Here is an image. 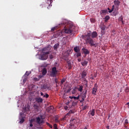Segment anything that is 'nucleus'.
<instances>
[{
    "label": "nucleus",
    "mask_w": 129,
    "mask_h": 129,
    "mask_svg": "<svg viewBox=\"0 0 129 129\" xmlns=\"http://www.w3.org/2000/svg\"><path fill=\"white\" fill-rule=\"evenodd\" d=\"M83 38L84 39L87 44L90 45L91 47H93V46L96 47V46H97V43H95V42L93 41V39L90 38V34L88 33V35H84Z\"/></svg>",
    "instance_id": "obj_1"
},
{
    "label": "nucleus",
    "mask_w": 129,
    "mask_h": 129,
    "mask_svg": "<svg viewBox=\"0 0 129 129\" xmlns=\"http://www.w3.org/2000/svg\"><path fill=\"white\" fill-rule=\"evenodd\" d=\"M44 51H45V48H43L42 49V53L40 58V60H47L48 57V55L50 54V52L49 51L44 52Z\"/></svg>",
    "instance_id": "obj_2"
},
{
    "label": "nucleus",
    "mask_w": 129,
    "mask_h": 129,
    "mask_svg": "<svg viewBox=\"0 0 129 129\" xmlns=\"http://www.w3.org/2000/svg\"><path fill=\"white\" fill-rule=\"evenodd\" d=\"M57 73H58L57 68H56V67H54L52 68L51 72L50 73V76H51V77H56Z\"/></svg>",
    "instance_id": "obj_3"
},
{
    "label": "nucleus",
    "mask_w": 129,
    "mask_h": 129,
    "mask_svg": "<svg viewBox=\"0 0 129 129\" xmlns=\"http://www.w3.org/2000/svg\"><path fill=\"white\" fill-rule=\"evenodd\" d=\"M98 87V86H97V84L95 83L94 84V87L93 88V89H92V94H94V95H96Z\"/></svg>",
    "instance_id": "obj_4"
},
{
    "label": "nucleus",
    "mask_w": 129,
    "mask_h": 129,
    "mask_svg": "<svg viewBox=\"0 0 129 129\" xmlns=\"http://www.w3.org/2000/svg\"><path fill=\"white\" fill-rule=\"evenodd\" d=\"M73 30V27H71L69 28H67L64 30V32L66 33V34H72L74 32Z\"/></svg>",
    "instance_id": "obj_5"
},
{
    "label": "nucleus",
    "mask_w": 129,
    "mask_h": 129,
    "mask_svg": "<svg viewBox=\"0 0 129 129\" xmlns=\"http://www.w3.org/2000/svg\"><path fill=\"white\" fill-rule=\"evenodd\" d=\"M42 89H47L48 90H51V85L49 84H44L42 86Z\"/></svg>",
    "instance_id": "obj_6"
},
{
    "label": "nucleus",
    "mask_w": 129,
    "mask_h": 129,
    "mask_svg": "<svg viewBox=\"0 0 129 129\" xmlns=\"http://www.w3.org/2000/svg\"><path fill=\"white\" fill-rule=\"evenodd\" d=\"M35 119L36 123H38V124H41V123H44V120H41V118H40V117H37Z\"/></svg>",
    "instance_id": "obj_7"
},
{
    "label": "nucleus",
    "mask_w": 129,
    "mask_h": 129,
    "mask_svg": "<svg viewBox=\"0 0 129 129\" xmlns=\"http://www.w3.org/2000/svg\"><path fill=\"white\" fill-rule=\"evenodd\" d=\"M35 101L37 102V103H42L43 102V98L40 97H36L35 98Z\"/></svg>",
    "instance_id": "obj_8"
},
{
    "label": "nucleus",
    "mask_w": 129,
    "mask_h": 129,
    "mask_svg": "<svg viewBox=\"0 0 129 129\" xmlns=\"http://www.w3.org/2000/svg\"><path fill=\"white\" fill-rule=\"evenodd\" d=\"M114 6L117 8L118 7H119V5H120V2L118 0H115L114 1Z\"/></svg>",
    "instance_id": "obj_9"
},
{
    "label": "nucleus",
    "mask_w": 129,
    "mask_h": 129,
    "mask_svg": "<svg viewBox=\"0 0 129 129\" xmlns=\"http://www.w3.org/2000/svg\"><path fill=\"white\" fill-rule=\"evenodd\" d=\"M82 51H83V52L84 54H85V55H88V54H89L90 53L89 50H88V49H87L85 48H83L82 49Z\"/></svg>",
    "instance_id": "obj_10"
},
{
    "label": "nucleus",
    "mask_w": 129,
    "mask_h": 129,
    "mask_svg": "<svg viewBox=\"0 0 129 129\" xmlns=\"http://www.w3.org/2000/svg\"><path fill=\"white\" fill-rule=\"evenodd\" d=\"M80 97V96H78V97H76V96H70L69 97V98L71 99H74L75 101L79 100Z\"/></svg>",
    "instance_id": "obj_11"
},
{
    "label": "nucleus",
    "mask_w": 129,
    "mask_h": 129,
    "mask_svg": "<svg viewBox=\"0 0 129 129\" xmlns=\"http://www.w3.org/2000/svg\"><path fill=\"white\" fill-rule=\"evenodd\" d=\"M87 94V89L85 90V92H84V93H83L82 94V95L81 96V97H82V98L83 99H85V98L86 97V95Z\"/></svg>",
    "instance_id": "obj_12"
},
{
    "label": "nucleus",
    "mask_w": 129,
    "mask_h": 129,
    "mask_svg": "<svg viewBox=\"0 0 129 129\" xmlns=\"http://www.w3.org/2000/svg\"><path fill=\"white\" fill-rule=\"evenodd\" d=\"M77 121L76 120V119L74 118V119H72L71 120V125H74V124H75V123H77Z\"/></svg>",
    "instance_id": "obj_13"
},
{
    "label": "nucleus",
    "mask_w": 129,
    "mask_h": 129,
    "mask_svg": "<svg viewBox=\"0 0 129 129\" xmlns=\"http://www.w3.org/2000/svg\"><path fill=\"white\" fill-rule=\"evenodd\" d=\"M91 37L93 38H96L97 37V32L94 31L91 34Z\"/></svg>",
    "instance_id": "obj_14"
},
{
    "label": "nucleus",
    "mask_w": 129,
    "mask_h": 129,
    "mask_svg": "<svg viewBox=\"0 0 129 129\" xmlns=\"http://www.w3.org/2000/svg\"><path fill=\"white\" fill-rule=\"evenodd\" d=\"M89 113L92 116H94V115H95V109H92V110L89 111Z\"/></svg>",
    "instance_id": "obj_15"
},
{
    "label": "nucleus",
    "mask_w": 129,
    "mask_h": 129,
    "mask_svg": "<svg viewBox=\"0 0 129 129\" xmlns=\"http://www.w3.org/2000/svg\"><path fill=\"white\" fill-rule=\"evenodd\" d=\"M74 50L76 53H78L80 52V48H79V47L78 46L75 47Z\"/></svg>",
    "instance_id": "obj_16"
},
{
    "label": "nucleus",
    "mask_w": 129,
    "mask_h": 129,
    "mask_svg": "<svg viewBox=\"0 0 129 129\" xmlns=\"http://www.w3.org/2000/svg\"><path fill=\"white\" fill-rule=\"evenodd\" d=\"M52 3H53V0H47L46 4L48 5V7H52Z\"/></svg>",
    "instance_id": "obj_17"
},
{
    "label": "nucleus",
    "mask_w": 129,
    "mask_h": 129,
    "mask_svg": "<svg viewBox=\"0 0 129 129\" xmlns=\"http://www.w3.org/2000/svg\"><path fill=\"white\" fill-rule=\"evenodd\" d=\"M70 54H71V50H68L64 53V56L68 57Z\"/></svg>",
    "instance_id": "obj_18"
},
{
    "label": "nucleus",
    "mask_w": 129,
    "mask_h": 129,
    "mask_svg": "<svg viewBox=\"0 0 129 129\" xmlns=\"http://www.w3.org/2000/svg\"><path fill=\"white\" fill-rule=\"evenodd\" d=\"M20 115L22 117V118L20 119V123H23L25 121V117H23V113H20Z\"/></svg>",
    "instance_id": "obj_19"
},
{
    "label": "nucleus",
    "mask_w": 129,
    "mask_h": 129,
    "mask_svg": "<svg viewBox=\"0 0 129 129\" xmlns=\"http://www.w3.org/2000/svg\"><path fill=\"white\" fill-rule=\"evenodd\" d=\"M128 125V120H127V119H126L124 120V126L125 127H127Z\"/></svg>",
    "instance_id": "obj_20"
},
{
    "label": "nucleus",
    "mask_w": 129,
    "mask_h": 129,
    "mask_svg": "<svg viewBox=\"0 0 129 129\" xmlns=\"http://www.w3.org/2000/svg\"><path fill=\"white\" fill-rule=\"evenodd\" d=\"M114 5H113L112 6V8H111V10H110V9H109V8H107V10L108 11V13H112L113 11H114Z\"/></svg>",
    "instance_id": "obj_21"
},
{
    "label": "nucleus",
    "mask_w": 129,
    "mask_h": 129,
    "mask_svg": "<svg viewBox=\"0 0 129 129\" xmlns=\"http://www.w3.org/2000/svg\"><path fill=\"white\" fill-rule=\"evenodd\" d=\"M59 43H57L54 44V45L53 46L54 50H57V49H58V48H59Z\"/></svg>",
    "instance_id": "obj_22"
},
{
    "label": "nucleus",
    "mask_w": 129,
    "mask_h": 129,
    "mask_svg": "<svg viewBox=\"0 0 129 129\" xmlns=\"http://www.w3.org/2000/svg\"><path fill=\"white\" fill-rule=\"evenodd\" d=\"M78 90H79V91H80V92H81L82 91H83V86H82V85H80L79 87L78 88Z\"/></svg>",
    "instance_id": "obj_23"
},
{
    "label": "nucleus",
    "mask_w": 129,
    "mask_h": 129,
    "mask_svg": "<svg viewBox=\"0 0 129 129\" xmlns=\"http://www.w3.org/2000/svg\"><path fill=\"white\" fill-rule=\"evenodd\" d=\"M100 14H103V15H106L107 14V10H103L100 11Z\"/></svg>",
    "instance_id": "obj_24"
},
{
    "label": "nucleus",
    "mask_w": 129,
    "mask_h": 129,
    "mask_svg": "<svg viewBox=\"0 0 129 129\" xmlns=\"http://www.w3.org/2000/svg\"><path fill=\"white\" fill-rule=\"evenodd\" d=\"M46 74H47V69L44 68L42 70V75H46Z\"/></svg>",
    "instance_id": "obj_25"
},
{
    "label": "nucleus",
    "mask_w": 129,
    "mask_h": 129,
    "mask_svg": "<svg viewBox=\"0 0 129 129\" xmlns=\"http://www.w3.org/2000/svg\"><path fill=\"white\" fill-rule=\"evenodd\" d=\"M118 21L119 22H121L122 25H123V17L122 16H121L120 17H119Z\"/></svg>",
    "instance_id": "obj_26"
},
{
    "label": "nucleus",
    "mask_w": 129,
    "mask_h": 129,
    "mask_svg": "<svg viewBox=\"0 0 129 129\" xmlns=\"http://www.w3.org/2000/svg\"><path fill=\"white\" fill-rule=\"evenodd\" d=\"M82 66H87V64H88V61L85 60L84 61L81 62Z\"/></svg>",
    "instance_id": "obj_27"
},
{
    "label": "nucleus",
    "mask_w": 129,
    "mask_h": 129,
    "mask_svg": "<svg viewBox=\"0 0 129 129\" xmlns=\"http://www.w3.org/2000/svg\"><path fill=\"white\" fill-rule=\"evenodd\" d=\"M30 110V106L28 105L24 108V111H29Z\"/></svg>",
    "instance_id": "obj_28"
},
{
    "label": "nucleus",
    "mask_w": 129,
    "mask_h": 129,
    "mask_svg": "<svg viewBox=\"0 0 129 129\" xmlns=\"http://www.w3.org/2000/svg\"><path fill=\"white\" fill-rule=\"evenodd\" d=\"M89 108V106H88V104H86L84 107H83L82 109L83 110H85V109H87V108Z\"/></svg>",
    "instance_id": "obj_29"
},
{
    "label": "nucleus",
    "mask_w": 129,
    "mask_h": 129,
    "mask_svg": "<svg viewBox=\"0 0 129 129\" xmlns=\"http://www.w3.org/2000/svg\"><path fill=\"white\" fill-rule=\"evenodd\" d=\"M77 92V88H75L73 90H72V94H76V93Z\"/></svg>",
    "instance_id": "obj_30"
},
{
    "label": "nucleus",
    "mask_w": 129,
    "mask_h": 129,
    "mask_svg": "<svg viewBox=\"0 0 129 129\" xmlns=\"http://www.w3.org/2000/svg\"><path fill=\"white\" fill-rule=\"evenodd\" d=\"M85 76H86V72L83 71L82 74V78H85Z\"/></svg>",
    "instance_id": "obj_31"
},
{
    "label": "nucleus",
    "mask_w": 129,
    "mask_h": 129,
    "mask_svg": "<svg viewBox=\"0 0 129 129\" xmlns=\"http://www.w3.org/2000/svg\"><path fill=\"white\" fill-rule=\"evenodd\" d=\"M109 19H110V17H109V16H106L104 18L105 22L106 23L107 22V21H108V20H109Z\"/></svg>",
    "instance_id": "obj_32"
},
{
    "label": "nucleus",
    "mask_w": 129,
    "mask_h": 129,
    "mask_svg": "<svg viewBox=\"0 0 129 129\" xmlns=\"http://www.w3.org/2000/svg\"><path fill=\"white\" fill-rule=\"evenodd\" d=\"M65 81H66V79H65L64 78L62 79L61 81L60 84L62 85L63 84V83H64V82H65Z\"/></svg>",
    "instance_id": "obj_33"
},
{
    "label": "nucleus",
    "mask_w": 129,
    "mask_h": 129,
    "mask_svg": "<svg viewBox=\"0 0 129 129\" xmlns=\"http://www.w3.org/2000/svg\"><path fill=\"white\" fill-rule=\"evenodd\" d=\"M78 103V101H74L73 102V105H76L77 103Z\"/></svg>",
    "instance_id": "obj_34"
},
{
    "label": "nucleus",
    "mask_w": 129,
    "mask_h": 129,
    "mask_svg": "<svg viewBox=\"0 0 129 129\" xmlns=\"http://www.w3.org/2000/svg\"><path fill=\"white\" fill-rule=\"evenodd\" d=\"M90 22L91 23H95V20L94 19V18H91Z\"/></svg>",
    "instance_id": "obj_35"
},
{
    "label": "nucleus",
    "mask_w": 129,
    "mask_h": 129,
    "mask_svg": "<svg viewBox=\"0 0 129 129\" xmlns=\"http://www.w3.org/2000/svg\"><path fill=\"white\" fill-rule=\"evenodd\" d=\"M77 53V57H80V56H81V52H80V51Z\"/></svg>",
    "instance_id": "obj_36"
},
{
    "label": "nucleus",
    "mask_w": 129,
    "mask_h": 129,
    "mask_svg": "<svg viewBox=\"0 0 129 129\" xmlns=\"http://www.w3.org/2000/svg\"><path fill=\"white\" fill-rule=\"evenodd\" d=\"M53 128L54 129H58V127H57V124L55 123L53 124Z\"/></svg>",
    "instance_id": "obj_37"
},
{
    "label": "nucleus",
    "mask_w": 129,
    "mask_h": 129,
    "mask_svg": "<svg viewBox=\"0 0 129 129\" xmlns=\"http://www.w3.org/2000/svg\"><path fill=\"white\" fill-rule=\"evenodd\" d=\"M53 109H54V107L52 106H51L48 108L49 110H53Z\"/></svg>",
    "instance_id": "obj_38"
},
{
    "label": "nucleus",
    "mask_w": 129,
    "mask_h": 129,
    "mask_svg": "<svg viewBox=\"0 0 129 129\" xmlns=\"http://www.w3.org/2000/svg\"><path fill=\"white\" fill-rule=\"evenodd\" d=\"M27 79H28V77H25V78L23 79V83H25V82L27 81Z\"/></svg>",
    "instance_id": "obj_39"
},
{
    "label": "nucleus",
    "mask_w": 129,
    "mask_h": 129,
    "mask_svg": "<svg viewBox=\"0 0 129 129\" xmlns=\"http://www.w3.org/2000/svg\"><path fill=\"white\" fill-rule=\"evenodd\" d=\"M56 29H57V27H53L52 28H51L52 32H54V31H55V30H56Z\"/></svg>",
    "instance_id": "obj_40"
},
{
    "label": "nucleus",
    "mask_w": 129,
    "mask_h": 129,
    "mask_svg": "<svg viewBox=\"0 0 129 129\" xmlns=\"http://www.w3.org/2000/svg\"><path fill=\"white\" fill-rule=\"evenodd\" d=\"M67 117H68V116L66 115L63 118H62V120H65V119H66V118H67Z\"/></svg>",
    "instance_id": "obj_41"
},
{
    "label": "nucleus",
    "mask_w": 129,
    "mask_h": 129,
    "mask_svg": "<svg viewBox=\"0 0 129 129\" xmlns=\"http://www.w3.org/2000/svg\"><path fill=\"white\" fill-rule=\"evenodd\" d=\"M43 97H45L46 98H48L49 97V94H46L44 95Z\"/></svg>",
    "instance_id": "obj_42"
},
{
    "label": "nucleus",
    "mask_w": 129,
    "mask_h": 129,
    "mask_svg": "<svg viewBox=\"0 0 129 129\" xmlns=\"http://www.w3.org/2000/svg\"><path fill=\"white\" fill-rule=\"evenodd\" d=\"M34 107L35 109H37L38 110V109H39V107L35 104H34Z\"/></svg>",
    "instance_id": "obj_43"
},
{
    "label": "nucleus",
    "mask_w": 129,
    "mask_h": 129,
    "mask_svg": "<svg viewBox=\"0 0 129 129\" xmlns=\"http://www.w3.org/2000/svg\"><path fill=\"white\" fill-rule=\"evenodd\" d=\"M102 31H105V26H102L101 28Z\"/></svg>",
    "instance_id": "obj_44"
},
{
    "label": "nucleus",
    "mask_w": 129,
    "mask_h": 129,
    "mask_svg": "<svg viewBox=\"0 0 129 129\" xmlns=\"http://www.w3.org/2000/svg\"><path fill=\"white\" fill-rule=\"evenodd\" d=\"M69 112H70V113H74V110H70L69 111Z\"/></svg>",
    "instance_id": "obj_45"
},
{
    "label": "nucleus",
    "mask_w": 129,
    "mask_h": 129,
    "mask_svg": "<svg viewBox=\"0 0 129 129\" xmlns=\"http://www.w3.org/2000/svg\"><path fill=\"white\" fill-rule=\"evenodd\" d=\"M114 16H116L118 14V12H116L113 13Z\"/></svg>",
    "instance_id": "obj_46"
},
{
    "label": "nucleus",
    "mask_w": 129,
    "mask_h": 129,
    "mask_svg": "<svg viewBox=\"0 0 129 129\" xmlns=\"http://www.w3.org/2000/svg\"><path fill=\"white\" fill-rule=\"evenodd\" d=\"M25 75H26V76H29V75H30V73H28V72H26Z\"/></svg>",
    "instance_id": "obj_47"
},
{
    "label": "nucleus",
    "mask_w": 129,
    "mask_h": 129,
    "mask_svg": "<svg viewBox=\"0 0 129 129\" xmlns=\"http://www.w3.org/2000/svg\"><path fill=\"white\" fill-rule=\"evenodd\" d=\"M85 100V99H82V100H80V102H81V103H82V102H83V101Z\"/></svg>",
    "instance_id": "obj_48"
},
{
    "label": "nucleus",
    "mask_w": 129,
    "mask_h": 129,
    "mask_svg": "<svg viewBox=\"0 0 129 129\" xmlns=\"http://www.w3.org/2000/svg\"><path fill=\"white\" fill-rule=\"evenodd\" d=\"M70 114H71V113H70V112L69 111V112L66 114V115L68 116H69L70 115Z\"/></svg>",
    "instance_id": "obj_49"
},
{
    "label": "nucleus",
    "mask_w": 129,
    "mask_h": 129,
    "mask_svg": "<svg viewBox=\"0 0 129 129\" xmlns=\"http://www.w3.org/2000/svg\"><path fill=\"white\" fill-rule=\"evenodd\" d=\"M58 80H57V79H55V83L57 84H58Z\"/></svg>",
    "instance_id": "obj_50"
},
{
    "label": "nucleus",
    "mask_w": 129,
    "mask_h": 129,
    "mask_svg": "<svg viewBox=\"0 0 129 129\" xmlns=\"http://www.w3.org/2000/svg\"><path fill=\"white\" fill-rule=\"evenodd\" d=\"M85 81H86V83H85V85H86V86H87L88 85V84L87 83L88 81H86V79L85 80Z\"/></svg>",
    "instance_id": "obj_51"
},
{
    "label": "nucleus",
    "mask_w": 129,
    "mask_h": 129,
    "mask_svg": "<svg viewBox=\"0 0 129 129\" xmlns=\"http://www.w3.org/2000/svg\"><path fill=\"white\" fill-rule=\"evenodd\" d=\"M40 94H41V96H43L44 97V95H44V93H43V92H41Z\"/></svg>",
    "instance_id": "obj_52"
},
{
    "label": "nucleus",
    "mask_w": 129,
    "mask_h": 129,
    "mask_svg": "<svg viewBox=\"0 0 129 129\" xmlns=\"http://www.w3.org/2000/svg\"><path fill=\"white\" fill-rule=\"evenodd\" d=\"M55 122H59V120H58L57 118L55 119Z\"/></svg>",
    "instance_id": "obj_53"
},
{
    "label": "nucleus",
    "mask_w": 129,
    "mask_h": 129,
    "mask_svg": "<svg viewBox=\"0 0 129 129\" xmlns=\"http://www.w3.org/2000/svg\"><path fill=\"white\" fill-rule=\"evenodd\" d=\"M70 91H71V89H69V90L67 91V93H68V92H70Z\"/></svg>",
    "instance_id": "obj_54"
},
{
    "label": "nucleus",
    "mask_w": 129,
    "mask_h": 129,
    "mask_svg": "<svg viewBox=\"0 0 129 129\" xmlns=\"http://www.w3.org/2000/svg\"><path fill=\"white\" fill-rule=\"evenodd\" d=\"M78 62H81V58H78Z\"/></svg>",
    "instance_id": "obj_55"
},
{
    "label": "nucleus",
    "mask_w": 129,
    "mask_h": 129,
    "mask_svg": "<svg viewBox=\"0 0 129 129\" xmlns=\"http://www.w3.org/2000/svg\"><path fill=\"white\" fill-rule=\"evenodd\" d=\"M64 109L66 110H67V109H68V107H67V106L64 107Z\"/></svg>",
    "instance_id": "obj_56"
},
{
    "label": "nucleus",
    "mask_w": 129,
    "mask_h": 129,
    "mask_svg": "<svg viewBox=\"0 0 129 129\" xmlns=\"http://www.w3.org/2000/svg\"><path fill=\"white\" fill-rule=\"evenodd\" d=\"M30 127H32V126H33V123H30Z\"/></svg>",
    "instance_id": "obj_57"
},
{
    "label": "nucleus",
    "mask_w": 129,
    "mask_h": 129,
    "mask_svg": "<svg viewBox=\"0 0 129 129\" xmlns=\"http://www.w3.org/2000/svg\"><path fill=\"white\" fill-rule=\"evenodd\" d=\"M34 80H36V81H39V79H37V78H34Z\"/></svg>",
    "instance_id": "obj_58"
},
{
    "label": "nucleus",
    "mask_w": 129,
    "mask_h": 129,
    "mask_svg": "<svg viewBox=\"0 0 129 129\" xmlns=\"http://www.w3.org/2000/svg\"><path fill=\"white\" fill-rule=\"evenodd\" d=\"M49 127H50V128H53V126L51 124H50L49 125Z\"/></svg>",
    "instance_id": "obj_59"
},
{
    "label": "nucleus",
    "mask_w": 129,
    "mask_h": 129,
    "mask_svg": "<svg viewBox=\"0 0 129 129\" xmlns=\"http://www.w3.org/2000/svg\"><path fill=\"white\" fill-rule=\"evenodd\" d=\"M46 123L47 125H48V126L50 125V124L48 122H46Z\"/></svg>",
    "instance_id": "obj_60"
},
{
    "label": "nucleus",
    "mask_w": 129,
    "mask_h": 129,
    "mask_svg": "<svg viewBox=\"0 0 129 129\" xmlns=\"http://www.w3.org/2000/svg\"><path fill=\"white\" fill-rule=\"evenodd\" d=\"M46 123L47 125H48V126L50 125V124L48 122H46Z\"/></svg>",
    "instance_id": "obj_61"
},
{
    "label": "nucleus",
    "mask_w": 129,
    "mask_h": 129,
    "mask_svg": "<svg viewBox=\"0 0 129 129\" xmlns=\"http://www.w3.org/2000/svg\"><path fill=\"white\" fill-rule=\"evenodd\" d=\"M84 129H87V127H85Z\"/></svg>",
    "instance_id": "obj_62"
},
{
    "label": "nucleus",
    "mask_w": 129,
    "mask_h": 129,
    "mask_svg": "<svg viewBox=\"0 0 129 129\" xmlns=\"http://www.w3.org/2000/svg\"><path fill=\"white\" fill-rule=\"evenodd\" d=\"M52 58H53V57H50V59H52Z\"/></svg>",
    "instance_id": "obj_63"
},
{
    "label": "nucleus",
    "mask_w": 129,
    "mask_h": 129,
    "mask_svg": "<svg viewBox=\"0 0 129 129\" xmlns=\"http://www.w3.org/2000/svg\"><path fill=\"white\" fill-rule=\"evenodd\" d=\"M50 125H51V124H49V125H48V126H50Z\"/></svg>",
    "instance_id": "obj_64"
}]
</instances>
